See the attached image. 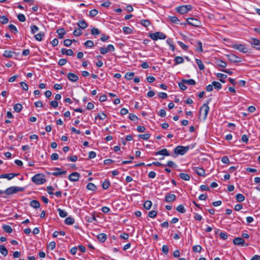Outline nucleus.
<instances>
[{
	"label": "nucleus",
	"mask_w": 260,
	"mask_h": 260,
	"mask_svg": "<svg viewBox=\"0 0 260 260\" xmlns=\"http://www.w3.org/2000/svg\"><path fill=\"white\" fill-rule=\"evenodd\" d=\"M175 61L176 64H180L184 62V59L180 56H176L175 58Z\"/></svg>",
	"instance_id": "obj_49"
},
{
	"label": "nucleus",
	"mask_w": 260,
	"mask_h": 260,
	"mask_svg": "<svg viewBox=\"0 0 260 260\" xmlns=\"http://www.w3.org/2000/svg\"><path fill=\"white\" fill-rule=\"evenodd\" d=\"M56 32L58 34V37L59 39H62L64 35L66 34V31L63 28H59L57 30Z\"/></svg>",
	"instance_id": "obj_20"
},
{
	"label": "nucleus",
	"mask_w": 260,
	"mask_h": 260,
	"mask_svg": "<svg viewBox=\"0 0 260 260\" xmlns=\"http://www.w3.org/2000/svg\"><path fill=\"white\" fill-rule=\"evenodd\" d=\"M196 43L197 44L196 51L199 52H202L203 51L202 48V43L200 41H197Z\"/></svg>",
	"instance_id": "obj_31"
},
{
	"label": "nucleus",
	"mask_w": 260,
	"mask_h": 260,
	"mask_svg": "<svg viewBox=\"0 0 260 260\" xmlns=\"http://www.w3.org/2000/svg\"><path fill=\"white\" fill-rule=\"evenodd\" d=\"M30 28H31V32L33 34L36 33L39 29V27L35 25H31L30 26Z\"/></svg>",
	"instance_id": "obj_59"
},
{
	"label": "nucleus",
	"mask_w": 260,
	"mask_h": 260,
	"mask_svg": "<svg viewBox=\"0 0 260 260\" xmlns=\"http://www.w3.org/2000/svg\"><path fill=\"white\" fill-rule=\"evenodd\" d=\"M72 43V40L70 39H66L63 41V44L65 46L69 47L71 45Z\"/></svg>",
	"instance_id": "obj_60"
},
{
	"label": "nucleus",
	"mask_w": 260,
	"mask_h": 260,
	"mask_svg": "<svg viewBox=\"0 0 260 260\" xmlns=\"http://www.w3.org/2000/svg\"><path fill=\"white\" fill-rule=\"evenodd\" d=\"M24 189V188L18 186H11L8 187L5 191L2 190L3 194L4 193L7 196H10L17 193L19 191H22Z\"/></svg>",
	"instance_id": "obj_1"
},
{
	"label": "nucleus",
	"mask_w": 260,
	"mask_h": 260,
	"mask_svg": "<svg viewBox=\"0 0 260 260\" xmlns=\"http://www.w3.org/2000/svg\"><path fill=\"white\" fill-rule=\"evenodd\" d=\"M123 31L126 34H130L132 33V29L127 26H124L123 27Z\"/></svg>",
	"instance_id": "obj_54"
},
{
	"label": "nucleus",
	"mask_w": 260,
	"mask_h": 260,
	"mask_svg": "<svg viewBox=\"0 0 260 260\" xmlns=\"http://www.w3.org/2000/svg\"><path fill=\"white\" fill-rule=\"evenodd\" d=\"M155 155H164V156H169L170 154L169 153V152L167 149L164 148V149L160 150V151L156 152L155 153Z\"/></svg>",
	"instance_id": "obj_19"
},
{
	"label": "nucleus",
	"mask_w": 260,
	"mask_h": 260,
	"mask_svg": "<svg viewBox=\"0 0 260 260\" xmlns=\"http://www.w3.org/2000/svg\"><path fill=\"white\" fill-rule=\"evenodd\" d=\"M31 181L36 184H42L46 182L44 175L42 174H37L31 178Z\"/></svg>",
	"instance_id": "obj_2"
},
{
	"label": "nucleus",
	"mask_w": 260,
	"mask_h": 260,
	"mask_svg": "<svg viewBox=\"0 0 260 260\" xmlns=\"http://www.w3.org/2000/svg\"><path fill=\"white\" fill-rule=\"evenodd\" d=\"M236 199L238 202H241L245 200V198L243 194L241 193H238L236 196Z\"/></svg>",
	"instance_id": "obj_33"
},
{
	"label": "nucleus",
	"mask_w": 260,
	"mask_h": 260,
	"mask_svg": "<svg viewBox=\"0 0 260 260\" xmlns=\"http://www.w3.org/2000/svg\"><path fill=\"white\" fill-rule=\"evenodd\" d=\"M186 21L188 24L196 27H199L201 25V22L197 19L188 18L186 19Z\"/></svg>",
	"instance_id": "obj_10"
},
{
	"label": "nucleus",
	"mask_w": 260,
	"mask_h": 260,
	"mask_svg": "<svg viewBox=\"0 0 260 260\" xmlns=\"http://www.w3.org/2000/svg\"><path fill=\"white\" fill-rule=\"evenodd\" d=\"M97 237L98 240L101 242H104L107 238L106 234L104 233H101L99 234Z\"/></svg>",
	"instance_id": "obj_22"
},
{
	"label": "nucleus",
	"mask_w": 260,
	"mask_h": 260,
	"mask_svg": "<svg viewBox=\"0 0 260 260\" xmlns=\"http://www.w3.org/2000/svg\"><path fill=\"white\" fill-rule=\"evenodd\" d=\"M134 75L135 74L134 72H127L125 74V78L126 79L130 80L133 79V78L134 76Z\"/></svg>",
	"instance_id": "obj_43"
},
{
	"label": "nucleus",
	"mask_w": 260,
	"mask_h": 260,
	"mask_svg": "<svg viewBox=\"0 0 260 260\" xmlns=\"http://www.w3.org/2000/svg\"><path fill=\"white\" fill-rule=\"evenodd\" d=\"M68 78L72 82H76L79 79L78 76L72 73H68Z\"/></svg>",
	"instance_id": "obj_18"
},
{
	"label": "nucleus",
	"mask_w": 260,
	"mask_h": 260,
	"mask_svg": "<svg viewBox=\"0 0 260 260\" xmlns=\"http://www.w3.org/2000/svg\"><path fill=\"white\" fill-rule=\"evenodd\" d=\"M110 183L109 180H106L103 183H102V187L106 189L109 188L110 186Z\"/></svg>",
	"instance_id": "obj_46"
},
{
	"label": "nucleus",
	"mask_w": 260,
	"mask_h": 260,
	"mask_svg": "<svg viewBox=\"0 0 260 260\" xmlns=\"http://www.w3.org/2000/svg\"><path fill=\"white\" fill-rule=\"evenodd\" d=\"M80 177V173L78 172H73L69 175L68 178L71 181L75 182L79 180Z\"/></svg>",
	"instance_id": "obj_13"
},
{
	"label": "nucleus",
	"mask_w": 260,
	"mask_h": 260,
	"mask_svg": "<svg viewBox=\"0 0 260 260\" xmlns=\"http://www.w3.org/2000/svg\"><path fill=\"white\" fill-rule=\"evenodd\" d=\"M20 85L23 90H24L25 91L28 90V86L26 83H25L24 82H21Z\"/></svg>",
	"instance_id": "obj_61"
},
{
	"label": "nucleus",
	"mask_w": 260,
	"mask_h": 260,
	"mask_svg": "<svg viewBox=\"0 0 260 260\" xmlns=\"http://www.w3.org/2000/svg\"><path fill=\"white\" fill-rule=\"evenodd\" d=\"M9 19L6 16H0V22L2 24H6L8 22Z\"/></svg>",
	"instance_id": "obj_45"
},
{
	"label": "nucleus",
	"mask_w": 260,
	"mask_h": 260,
	"mask_svg": "<svg viewBox=\"0 0 260 260\" xmlns=\"http://www.w3.org/2000/svg\"><path fill=\"white\" fill-rule=\"evenodd\" d=\"M149 37L154 41L157 40L158 39L164 40L167 37L165 34L159 31L151 33L149 34Z\"/></svg>",
	"instance_id": "obj_5"
},
{
	"label": "nucleus",
	"mask_w": 260,
	"mask_h": 260,
	"mask_svg": "<svg viewBox=\"0 0 260 260\" xmlns=\"http://www.w3.org/2000/svg\"><path fill=\"white\" fill-rule=\"evenodd\" d=\"M74 219L71 217L66 218L64 220V223L67 225H72L74 224Z\"/></svg>",
	"instance_id": "obj_28"
},
{
	"label": "nucleus",
	"mask_w": 260,
	"mask_h": 260,
	"mask_svg": "<svg viewBox=\"0 0 260 260\" xmlns=\"http://www.w3.org/2000/svg\"><path fill=\"white\" fill-rule=\"evenodd\" d=\"M233 243L235 245H240L242 246H247L248 244L245 243V241L242 238L238 237L233 240Z\"/></svg>",
	"instance_id": "obj_11"
},
{
	"label": "nucleus",
	"mask_w": 260,
	"mask_h": 260,
	"mask_svg": "<svg viewBox=\"0 0 260 260\" xmlns=\"http://www.w3.org/2000/svg\"><path fill=\"white\" fill-rule=\"evenodd\" d=\"M217 77L219 78V80L220 82L224 83L225 81L224 80V79L226 78L227 76L225 74H223L221 73H218L217 74Z\"/></svg>",
	"instance_id": "obj_40"
},
{
	"label": "nucleus",
	"mask_w": 260,
	"mask_h": 260,
	"mask_svg": "<svg viewBox=\"0 0 260 260\" xmlns=\"http://www.w3.org/2000/svg\"><path fill=\"white\" fill-rule=\"evenodd\" d=\"M229 60L231 62L236 63L241 61V58L234 54L227 55Z\"/></svg>",
	"instance_id": "obj_12"
},
{
	"label": "nucleus",
	"mask_w": 260,
	"mask_h": 260,
	"mask_svg": "<svg viewBox=\"0 0 260 260\" xmlns=\"http://www.w3.org/2000/svg\"><path fill=\"white\" fill-rule=\"evenodd\" d=\"M248 42L253 48L260 51V40L254 38H251Z\"/></svg>",
	"instance_id": "obj_7"
},
{
	"label": "nucleus",
	"mask_w": 260,
	"mask_h": 260,
	"mask_svg": "<svg viewBox=\"0 0 260 260\" xmlns=\"http://www.w3.org/2000/svg\"><path fill=\"white\" fill-rule=\"evenodd\" d=\"M61 53L62 54H66L69 56L73 55V51L72 49H66L65 48H62L61 50Z\"/></svg>",
	"instance_id": "obj_23"
},
{
	"label": "nucleus",
	"mask_w": 260,
	"mask_h": 260,
	"mask_svg": "<svg viewBox=\"0 0 260 260\" xmlns=\"http://www.w3.org/2000/svg\"><path fill=\"white\" fill-rule=\"evenodd\" d=\"M107 115L105 113H102L101 114H99L98 116L95 117V118L96 119L97 118H98L101 120H103L105 119Z\"/></svg>",
	"instance_id": "obj_62"
},
{
	"label": "nucleus",
	"mask_w": 260,
	"mask_h": 260,
	"mask_svg": "<svg viewBox=\"0 0 260 260\" xmlns=\"http://www.w3.org/2000/svg\"><path fill=\"white\" fill-rule=\"evenodd\" d=\"M176 199V197L174 194L169 192L166 194L165 201L166 202H171L175 201Z\"/></svg>",
	"instance_id": "obj_15"
},
{
	"label": "nucleus",
	"mask_w": 260,
	"mask_h": 260,
	"mask_svg": "<svg viewBox=\"0 0 260 260\" xmlns=\"http://www.w3.org/2000/svg\"><path fill=\"white\" fill-rule=\"evenodd\" d=\"M182 82L188 85H194L196 84V81L192 79H182Z\"/></svg>",
	"instance_id": "obj_29"
},
{
	"label": "nucleus",
	"mask_w": 260,
	"mask_h": 260,
	"mask_svg": "<svg viewBox=\"0 0 260 260\" xmlns=\"http://www.w3.org/2000/svg\"><path fill=\"white\" fill-rule=\"evenodd\" d=\"M2 229L5 232H7L8 233H11L13 232L12 228L9 225H3Z\"/></svg>",
	"instance_id": "obj_24"
},
{
	"label": "nucleus",
	"mask_w": 260,
	"mask_h": 260,
	"mask_svg": "<svg viewBox=\"0 0 260 260\" xmlns=\"http://www.w3.org/2000/svg\"><path fill=\"white\" fill-rule=\"evenodd\" d=\"M86 188L87 189L91 191H95L97 189L96 186L92 183H88Z\"/></svg>",
	"instance_id": "obj_30"
},
{
	"label": "nucleus",
	"mask_w": 260,
	"mask_h": 260,
	"mask_svg": "<svg viewBox=\"0 0 260 260\" xmlns=\"http://www.w3.org/2000/svg\"><path fill=\"white\" fill-rule=\"evenodd\" d=\"M232 48L243 53H247L248 52L247 48L244 44H233Z\"/></svg>",
	"instance_id": "obj_9"
},
{
	"label": "nucleus",
	"mask_w": 260,
	"mask_h": 260,
	"mask_svg": "<svg viewBox=\"0 0 260 260\" xmlns=\"http://www.w3.org/2000/svg\"><path fill=\"white\" fill-rule=\"evenodd\" d=\"M128 117L132 121H135L138 119V117L136 115L132 113L129 114Z\"/></svg>",
	"instance_id": "obj_64"
},
{
	"label": "nucleus",
	"mask_w": 260,
	"mask_h": 260,
	"mask_svg": "<svg viewBox=\"0 0 260 260\" xmlns=\"http://www.w3.org/2000/svg\"><path fill=\"white\" fill-rule=\"evenodd\" d=\"M14 52H12V51H8V50H5L4 51V53L3 54V55L4 56H5V57L6 58H12V56H13V54L14 53Z\"/></svg>",
	"instance_id": "obj_32"
},
{
	"label": "nucleus",
	"mask_w": 260,
	"mask_h": 260,
	"mask_svg": "<svg viewBox=\"0 0 260 260\" xmlns=\"http://www.w3.org/2000/svg\"><path fill=\"white\" fill-rule=\"evenodd\" d=\"M8 27V28L11 31L14 32L15 34L18 32V30H17L16 27L14 25H13V24H9Z\"/></svg>",
	"instance_id": "obj_48"
},
{
	"label": "nucleus",
	"mask_w": 260,
	"mask_h": 260,
	"mask_svg": "<svg viewBox=\"0 0 260 260\" xmlns=\"http://www.w3.org/2000/svg\"><path fill=\"white\" fill-rule=\"evenodd\" d=\"M138 137L143 140H148L150 138V135L149 134H140L138 135Z\"/></svg>",
	"instance_id": "obj_52"
},
{
	"label": "nucleus",
	"mask_w": 260,
	"mask_h": 260,
	"mask_svg": "<svg viewBox=\"0 0 260 260\" xmlns=\"http://www.w3.org/2000/svg\"><path fill=\"white\" fill-rule=\"evenodd\" d=\"M202 249V248L200 245H195L192 247V250L194 252H200Z\"/></svg>",
	"instance_id": "obj_53"
},
{
	"label": "nucleus",
	"mask_w": 260,
	"mask_h": 260,
	"mask_svg": "<svg viewBox=\"0 0 260 260\" xmlns=\"http://www.w3.org/2000/svg\"><path fill=\"white\" fill-rule=\"evenodd\" d=\"M196 63L198 64L199 68L200 69V70L202 71V70H204L205 66L203 64L201 60L199 59H196Z\"/></svg>",
	"instance_id": "obj_36"
},
{
	"label": "nucleus",
	"mask_w": 260,
	"mask_h": 260,
	"mask_svg": "<svg viewBox=\"0 0 260 260\" xmlns=\"http://www.w3.org/2000/svg\"><path fill=\"white\" fill-rule=\"evenodd\" d=\"M169 18L170 20L173 23L177 24L179 22V19L176 16H170Z\"/></svg>",
	"instance_id": "obj_58"
},
{
	"label": "nucleus",
	"mask_w": 260,
	"mask_h": 260,
	"mask_svg": "<svg viewBox=\"0 0 260 260\" xmlns=\"http://www.w3.org/2000/svg\"><path fill=\"white\" fill-rule=\"evenodd\" d=\"M115 50V48L114 46L112 44H109L107 46V47H101L100 49V53L102 54H106L108 52H113Z\"/></svg>",
	"instance_id": "obj_8"
},
{
	"label": "nucleus",
	"mask_w": 260,
	"mask_h": 260,
	"mask_svg": "<svg viewBox=\"0 0 260 260\" xmlns=\"http://www.w3.org/2000/svg\"><path fill=\"white\" fill-rule=\"evenodd\" d=\"M98 13V11L96 9H92L89 11V16L91 17L95 16Z\"/></svg>",
	"instance_id": "obj_50"
},
{
	"label": "nucleus",
	"mask_w": 260,
	"mask_h": 260,
	"mask_svg": "<svg viewBox=\"0 0 260 260\" xmlns=\"http://www.w3.org/2000/svg\"><path fill=\"white\" fill-rule=\"evenodd\" d=\"M82 34V30L79 28H76L73 31V35L75 36L79 37Z\"/></svg>",
	"instance_id": "obj_47"
},
{
	"label": "nucleus",
	"mask_w": 260,
	"mask_h": 260,
	"mask_svg": "<svg viewBox=\"0 0 260 260\" xmlns=\"http://www.w3.org/2000/svg\"><path fill=\"white\" fill-rule=\"evenodd\" d=\"M190 149L189 146H177L174 150V152L177 155H183L185 154Z\"/></svg>",
	"instance_id": "obj_3"
},
{
	"label": "nucleus",
	"mask_w": 260,
	"mask_h": 260,
	"mask_svg": "<svg viewBox=\"0 0 260 260\" xmlns=\"http://www.w3.org/2000/svg\"><path fill=\"white\" fill-rule=\"evenodd\" d=\"M22 106L20 104H16L14 106V110L16 112H19L21 111Z\"/></svg>",
	"instance_id": "obj_41"
},
{
	"label": "nucleus",
	"mask_w": 260,
	"mask_h": 260,
	"mask_svg": "<svg viewBox=\"0 0 260 260\" xmlns=\"http://www.w3.org/2000/svg\"><path fill=\"white\" fill-rule=\"evenodd\" d=\"M177 43L181 47V48L182 49H183L185 51L187 50L188 47L186 45L184 44L183 43H182L181 41H178Z\"/></svg>",
	"instance_id": "obj_51"
},
{
	"label": "nucleus",
	"mask_w": 260,
	"mask_h": 260,
	"mask_svg": "<svg viewBox=\"0 0 260 260\" xmlns=\"http://www.w3.org/2000/svg\"><path fill=\"white\" fill-rule=\"evenodd\" d=\"M57 211L58 212L59 215L61 217H65L67 216L68 213L66 211H64L63 210H62L60 208H58L57 209Z\"/></svg>",
	"instance_id": "obj_39"
},
{
	"label": "nucleus",
	"mask_w": 260,
	"mask_h": 260,
	"mask_svg": "<svg viewBox=\"0 0 260 260\" xmlns=\"http://www.w3.org/2000/svg\"><path fill=\"white\" fill-rule=\"evenodd\" d=\"M176 210L181 213H184L186 212V209L183 205H180L177 206L176 208Z\"/></svg>",
	"instance_id": "obj_37"
},
{
	"label": "nucleus",
	"mask_w": 260,
	"mask_h": 260,
	"mask_svg": "<svg viewBox=\"0 0 260 260\" xmlns=\"http://www.w3.org/2000/svg\"><path fill=\"white\" fill-rule=\"evenodd\" d=\"M212 85L214 86V88L217 90H219L222 87V85L221 84V83H220L218 82L213 81V82H212Z\"/></svg>",
	"instance_id": "obj_38"
},
{
	"label": "nucleus",
	"mask_w": 260,
	"mask_h": 260,
	"mask_svg": "<svg viewBox=\"0 0 260 260\" xmlns=\"http://www.w3.org/2000/svg\"><path fill=\"white\" fill-rule=\"evenodd\" d=\"M192 9L191 5H184L177 8V11L180 14H183L187 13Z\"/></svg>",
	"instance_id": "obj_6"
},
{
	"label": "nucleus",
	"mask_w": 260,
	"mask_h": 260,
	"mask_svg": "<svg viewBox=\"0 0 260 260\" xmlns=\"http://www.w3.org/2000/svg\"><path fill=\"white\" fill-rule=\"evenodd\" d=\"M19 174L16 173H9V174H3L0 175V178H6L8 180H11L14 177L18 176Z\"/></svg>",
	"instance_id": "obj_17"
},
{
	"label": "nucleus",
	"mask_w": 260,
	"mask_h": 260,
	"mask_svg": "<svg viewBox=\"0 0 260 260\" xmlns=\"http://www.w3.org/2000/svg\"><path fill=\"white\" fill-rule=\"evenodd\" d=\"M179 177L183 180L188 181L190 179L189 175L186 173H181L179 174Z\"/></svg>",
	"instance_id": "obj_35"
},
{
	"label": "nucleus",
	"mask_w": 260,
	"mask_h": 260,
	"mask_svg": "<svg viewBox=\"0 0 260 260\" xmlns=\"http://www.w3.org/2000/svg\"><path fill=\"white\" fill-rule=\"evenodd\" d=\"M84 45L86 47L91 48L93 47L94 43L91 40H87L84 43Z\"/></svg>",
	"instance_id": "obj_44"
},
{
	"label": "nucleus",
	"mask_w": 260,
	"mask_h": 260,
	"mask_svg": "<svg viewBox=\"0 0 260 260\" xmlns=\"http://www.w3.org/2000/svg\"><path fill=\"white\" fill-rule=\"evenodd\" d=\"M17 18L20 22H24L25 21V17L22 14H19L17 15Z\"/></svg>",
	"instance_id": "obj_57"
},
{
	"label": "nucleus",
	"mask_w": 260,
	"mask_h": 260,
	"mask_svg": "<svg viewBox=\"0 0 260 260\" xmlns=\"http://www.w3.org/2000/svg\"><path fill=\"white\" fill-rule=\"evenodd\" d=\"M192 170L200 176L205 177L206 175L205 171L202 168L193 167Z\"/></svg>",
	"instance_id": "obj_16"
},
{
	"label": "nucleus",
	"mask_w": 260,
	"mask_h": 260,
	"mask_svg": "<svg viewBox=\"0 0 260 260\" xmlns=\"http://www.w3.org/2000/svg\"><path fill=\"white\" fill-rule=\"evenodd\" d=\"M54 170H55V172H52V173H49L48 172L47 174L48 175H52L53 176H57L61 175H63L67 174V171H61V169L59 168H54L53 169Z\"/></svg>",
	"instance_id": "obj_14"
},
{
	"label": "nucleus",
	"mask_w": 260,
	"mask_h": 260,
	"mask_svg": "<svg viewBox=\"0 0 260 260\" xmlns=\"http://www.w3.org/2000/svg\"><path fill=\"white\" fill-rule=\"evenodd\" d=\"M44 36L45 34L44 32H40L39 34L35 36V38L38 41H41Z\"/></svg>",
	"instance_id": "obj_27"
},
{
	"label": "nucleus",
	"mask_w": 260,
	"mask_h": 260,
	"mask_svg": "<svg viewBox=\"0 0 260 260\" xmlns=\"http://www.w3.org/2000/svg\"><path fill=\"white\" fill-rule=\"evenodd\" d=\"M209 103V102H207V104H204L200 109V115L203 114V120H205L206 119L210 109L209 106H208Z\"/></svg>",
	"instance_id": "obj_4"
},
{
	"label": "nucleus",
	"mask_w": 260,
	"mask_h": 260,
	"mask_svg": "<svg viewBox=\"0 0 260 260\" xmlns=\"http://www.w3.org/2000/svg\"><path fill=\"white\" fill-rule=\"evenodd\" d=\"M144 207L147 210L150 209L152 206V202L150 201H146L144 203Z\"/></svg>",
	"instance_id": "obj_42"
},
{
	"label": "nucleus",
	"mask_w": 260,
	"mask_h": 260,
	"mask_svg": "<svg viewBox=\"0 0 260 260\" xmlns=\"http://www.w3.org/2000/svg\"><path fill=\"white\" fill-rule=\"evenodd\" d=\"M157 213V211H156L155 210H152V211H150L148 213V215L149 217L154 218L156 216Z\"/></svg>",
	"instance_id": "obj_55"
},
{
	"label": "nucleus",
	"mask_w": 260,
	"mask_h": 260,
	"mask_svg": "<svg viewBox=\"0 0 260 260\" xmlns=\"http://www.w3.org/2000/svg\"><path fill=\"white\" fill-rule=\"evenodd\" d=\"M77 25L81 29H84L87 27V24L84 20H80L77 23Z\"/></svg>",
	"instance_id": "obj_21"
},
{
	"label": "nucleus",
	"mask_w": 260,
	"mask_h": 260,
	"mask_svg": "<svg viewBox=\"0 0 260 260\" xmlns=\"http://www.w3.org/2000/svg\"><path fill=\"white\" fill-rule=\"evenodd\" d=\"M0 252L5 256L8 255V250L5 246L3 245H0Z\"/></svg>",
	"instance_id": "obj_26"
},
{
	"label": "nucleus",
	"mask_w": 260,
	"mask_h": 260,
	"mask_svg": "<svg viewBox=\"0 0 260 260\" xmlns=\"http://www.w3.org/2000/svg\"><path fill=\"white\" fill-rule=\"evenodd\" d=\"M91 34L96 36L100 34V31L96 28H92L91 30Z\"/></svg>",
	"instance_id": "obj_56"
},
{
	"label": "nucleus",
	"mask_w": 260,
	"mask_h": 260,
	"mask_svg": "<svg viewBox=\"0 0 260 260\" xmlns=\"http://www.w3.org/2000/svg\"><path fill=\"white\" fill-rule=\"evenodd\" d=\"M55 246H56L55 242L54 241H52V242H50V243L48 245V247L52 250L55 248Z\"/></svg>",
	"instance_id": "obj_63"
},
{
	"label": "nucleus",
	"mask_w": 260,
	"mask_h": 260,
	"mask_svg": "<svg viewBox=\"0 0 260 260\" xmlns=\"http://www.w3.org/2000/svg\"><path fill=\"white\" fill-rule=\"evenodd\" d=\"M30 205L34 208H36V209H37V208H39L40 206V203L37 201V200H32L30 202Z\"/></svg>",
	"instance_id": "obj_25"
},
{
	"label": "nucleus",
	"mask_w": 260,
	"mask_h": 260,
	"mask_svg": "<svg viewBox=\"0 0 260 260\" xmlns=\"http://www.w3.org/2000/svg\"><path fill=\"white\" fill-rule=\"evenodd\" d=\"M216 63L218 66L223 68L226 66V63L220 59L216 60Z\"/></svg>",
	"instance_id": "obj_34"
}]
</instances>
